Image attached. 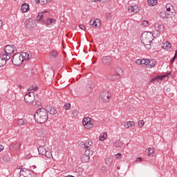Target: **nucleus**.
Segmentation results:
<instances>
[{
	"mask_svg": "<svg viewBox=\"0 0 177 177\" xmlns=\"http://www.w3.org/2000/svg\"><path fill=\"white\" fill-rule=\"evenodd\" d=\"M34 118L37 124H44L48 121V111L46 109L40 108L35 112Z\"/></svg>",
	"mask_w": 177,
	"mask_h": 177,
	"instance_id": "nucleus-1",
	"label": "nucleus"
},
{
	"mask_svg": "<svg viewBox=\"0 0 177 177\" xmlns=\"http://www.w3.org/2000/svg\"><path fill=\"white\" fill-rule=\"evenodd\" d=\"M28 54L27 53H18L12 57V63L14 66H21L24 60H28Z\"/></svg>",
	"mask_w": 177,
	"mask_h": 177,
	"instance_id": "nucleus-2",
	"label": "nucleus"
},
{
	"mask_svg": "<svg viewBox=\"0 0 177 177\" xmlns=\"http://www.w3.org/2000/svg\"><path fill=\"white\" fill-rule=\"evenodd\" d=\"M175 15H176V11L174 6L171 3H167L166 4V10L160 12V17L163 19V20H168L172 19Z\"/></svg>",
	"mask_w": 177,
	"mask_h": 177,
	"instance_id": "nucleus-3",
	"label": "nucleus"
},
{
	"mask_svg": "<svg viewBox=\"0 0 177 177\" xmlns=\"http://www.w3.org/2000/svg\"><path fill=\"white\" fill-rule=\"evenodd\" d=\"M142 45H145L146 49H150L151 41H153V34L150 32H144L140 37Z\"/></svg>",
	"mask_w": 177,
	"mask_h": 177,
	"instance_id": "nucleus-4",
	"label": "nucleus"
},
{
	"mask_svg": "<svg viewBox=\"0 0 177 177\" xmlns=\"http://www.w3.org/2000/svg\"><path fill=\"white\" fill-rule=\"evenodd\" d=\"M115 73H111L106 75L107 80L109 81H115V80H119L124 72L122 71V69L118 68L115 69Z\"/></svg>",
	"mask_w": 177,
	"mask_h": 177,
	"instance_id": "nucleus-5",
	"label": "nucleus"
},
{
	"mask_svg": "<svg viewBox=\"0 0 177 177\" xmlns=\"http://www.w3.org/2000/svg\"><path fill=\"white\" fill-rule=\"evenodd\" d=\"M12 53H15V46H12L10 45H7L4 51L1 53L7 59H10Z\"/></svg>",
	"mask_w": 177,
	"mask_h": 177,
	"instance_id": "nucleus-6",
	"label": "nucleus"
},
{
	"mask_svg": "<svg viewBox=\"0 0 177 177\" xmlns=\"http://www.w3.org/2000/svg\"><path fill=\"white\" fill-rule=\"evenodd\" d=\"M24 100L26 103H29L30 104H32V102L35 100V93L31 91L26 93L24 97Z\"/></svg>",
	"mask_w": 177,
	"mask_h": 177,
	"instance_id": "nucleus-7",
	"label": "nucleus"
},
{
	"mask_svg": "<svg viewBox=\"0 0 177 177\" xmlns=\"http://www.w3.org/2000/svg\"><path fill=\"white\" fill-rule=\"evenodd\" d=\"M100 62L103 66H111V63H113V58L109 55L103 56Z\"/></svg>",
	"mask_w": 177,
	"mask_h": 177,
	"instance_id": "nucleus-8",
	"label": "nucleus"
},
{
	"mask_svg": "<svg viewBox=\"0 0 177 177\" xmlns=\"http://www.w3.org/2000/svg\"><path fill=\"white\" fill-rule=\"evenodd\" d=\"M100 97L104 103H109V101L110 100V95H109L108 91H102Z\"/></svg>",
	"mask_w": 177,
	"mask_h": 177,
	"instance_id": "nucleus-9",
	"label": "nucleus"
},
{
	"mask_svg": "<svg viewBox=\"0 0 177 177\" xmlns=\"http://www.w3.org/2000/svg\"><path fill=\"white\" fill-rule=\"evenodd\" d=\"M129 13H138V12L140 11V7L139 6L135 4L133 6H130L128 9Z\"/></svg>",
	"mask_w": 177,
	"mask_h": 177,
	"instance_id": "nucleus-10",
	"label": "nucleus"
},
{
	"mask_svg": "<svg viewBox=\"0 0 177 177\" xmlns=\"http://www.w3.org/2000/svg\"><path fill=\"white\" fill-rule=\"evenodd\" d=\"M90 26H93L94 28H97V27H100L102 24L100 23V19H96L95 20L91 19L90 21Z\"/></svg>",
	"mask_w": 177,
	"mask_h": 177,
	"instance_id": "nucleus-11",
	"label": "nucleus"
},
{
	"mask_svg": "<svg viewBox=\"0 0 177 177\" xmlns=\"http://www.w3.org/2000/svg\"><path fill=\"white\" fill-rule=\"evenodd\" d=\"M8 60H10V59L6 58V56L1 53L0 55V67H3Z\"/></svg>",
	"mask_w": 177,
	"mask_h": 177,
	"instance_id": "nucleus-12",
	"label": "nucleus"
},
{
	"mask_svg": "<svg viewBox=\"0 0 177 177\" xmlns=\"http://www.w3.org/2000/svg\"><path fill=\"white\" fill-rule=\"evenodd\" d=\"M34 20H32V19H29L25 22V26L26 28H34Z\"/></svg>",
	"mask_w": 177,
	"mask_h": 177,
	"instance_id": "nucleus-13",
	"label": "nucleus"
},
{
	"mask_svg": "<svg viewBox=\"0 0 177 177\" xmlns=\"http://www.w3.org/2000/svg\"><path fill=\"white\" fill-rule=\"evenodd\" d=\"M44 13H48V10H44V12H39L37 17V21H41L42 23H45V20H44Z\"/></svg>",
	"mask_w": 177,
	"mask_h": 177,
	"instance_id": "nucleus-14",
	"label": "nucleus"
},
{
	"mask_svg": "<svg viewBox=\"0 0 177 177\" xmlns=\"http://www.w3.org/2000/svg\"><path fill=\"white\" fill-rule=\"evenodd\" d=\"M156 64H157V62L154 59H147V66L149 67V68H153V67H156Z\"/></svg>",
	"mask_w": 177,
	"mask_h": 177,
	"instance_id": "nucleus-15",
	"label": "nucleus"
},
{
	"mask_svg": "<svg viewBox=\"0 0 177 177\" xmlns=\"http://www.w3.org/2000/svg\"><path fill=\"white\" fill-rule=\"evenodd\" d=\"M155 30H156V31H158V32H162V31H164L165 28H164V25L162 24H155Z\"/></svg>",
	"mask_w": 177,
	"mask_h": 177,
	"instance_id": "nucleus-16",
	"label": "nucleus"
},
{
	"mask_svg": "<svg viewBox=\"0 0 177 177\" xmlns=\"http://www.w3.org/2000/svg\"><path fill=\"white\" fill-rule=\"evenodd\" d=\"M20 146L21 145L19 143H12L10 145V150H19V149H20Z\"/></svg>",
	"mask_w": 177,
	"mask_h": 177,
	"instance_id": "nucleus-17",
	"label": "nucleus"
},
{
	"mask_svg": "<svg viewBox=\"0 0 177 177\" xmlns=\"http://www.w3.org/2000/svg\"><path fill=\"white\" fill-rule=\"evenodd\" d=\"M21 9L24 13L27 12L28 10H30V6H28V3H24L22 4Z\"/></svg>",
	"mask_w": 177,
	"mask_h": 177,
	"instance_id": "nucleus-18",
	"label": "nucleus"
},
{
	"mask_svg": "<svg viewBox=\"0 0 177 177\" xmlns=\"http://www.w3.org/2000/svg\"><path fill=\"white\" fill-rule=\"evenodd\" d=\"M89 158H91V156L86 153H84L81 156V160L82 162H88V161H89Z\"/></svg>",
	"mask_w": 177,
	"mask_h": 177,
	"instance_id": "nucleus-19",
	"label": "nucleus"
},
{
	"mask_svg": "<svg viewBox=\"0 0 177 177\" xmlns=\"http://www.w3.org/2000/svg\"><path fill=\"white\" fill-rule=\"evenodd\" d=\"M37 150L39 151V154L40 156H44V154L46 153V149H45V147L41 146L39 148H37Z\"/></svg>",
	"mask_w": 177,
	"mask_h": 177,
	"instance_id": "nucleus-20",
	"label": "nucleus"
},
{
	"mask_svg": "<svg viewBox=\"0 0 177 177\" xmlns=\"http://www.w3.org/2000/svg\"><path fill=\"white\" fill-rule=\"evenodd\" d=\"M94 88H95V83L92 82L88 83L86 85V89L88 92H91L92 89H93Z\"/></svg>",
	"mask_w": 177,
	"mask_h": 177,
	"instance_id": "nucleus-21",
	"label": "nucleus"
},
{
	"mask_svg": "<svg viewBox=\"0 0 177 177\" xmlns=\"http://www.w3.org/2000/svg\"><path fill=\"white\" fill-rule=\"evenodd\" d=\"M93 145V142L91 141V140H87L84 142V149H87V150H89V148Z\"/></svg>",
	"mask_w": 177,
	"mask_h": 177,
	"instance_id": "nucleus-22",
	"label": "nucleus"
},
{
	"mask_svg": "<svg viewBox=\"0 0 177 177\" xmlns=\"http://www.w3.org/2000/svg\"><path fill=\"white\" fill-rule=\"evenodd\" d=\"M171 46H172L171 43H169V41H166L165 43L163 44L162 48L163 49H165L166 50H168L171 49Z\"/></svg>",
	"mask_w": 177,
	"mask_h": 177,
	"instance_id": "nucleus-23",
	"label": "nucleus"
},
{
	"mask_svg": "<svg viewBox=\"0 0 177 177\" xmlns=\"http://www.w3.org/2000/svg\"><path fill=\"white\" fill-rule=\"evenodd\" d=\"M56 23V20L53 19H48L46 20V26H52V24H55Z\"/></svg>",
	"mask_w": 177,
	"mask_h": 177,
	"instance_id": "nucleus-24",
	"label": "nucleus"
},
{
	"mask_svg": "<svg viewBox=\"0 0 177 177\" xmlns=\"http://www.w3.org/2000/svg\"><path fill=\"white\" fill-rule=\"evenodd\" d=\"M25 75L28 77H32V70L31 69H27L25 71Z\"/></svg>",
	"mask_w": 177,
	"mask_h": 177,
	"instance_id": "nucleus-25",
	"label": "nucleus"
},
{
	"mask_svg": "<svg viewBox=\"0 0 177 177\" xmlns=\"http://www.w3.org/2000/svg\"><path fill=\"white\" fill-rule=\"evenodd\" d=\"M112 163H113V159L111 158H106L105 159V164L108 165V167L111 166Z\"/></svg>",
	"mask_w": 177,
	"mask_h": 177,
	"instance_id": "nucleus-26",
	"label": "nucleus"
},
{
	"mask_svg": "<svg viewBox=\"0 0 177 177\" xmlns=\"http://www.w3.org/2000/svg\"><path fill=\"white\" fill-rule=\"evenodd\" d=\"M25 172L28 176L35 177V173L33 171L26 169Z\"/></svg>",
	"mask_w": 177,
	"mask_h": 177,
	"instance_id": "nucleus-27",
	"label": "nucleus"
},
{
	"mask_svg": "<svg viewBox=\"0 0 177 177\" xmlns=\"http://www.w3.org/2000/svg\"><path fill=\"white\" fill-rule=\"evenodd\" d=\"M114 146L115 147H118V148L122 147V142H121L120 140H117L114 142Z\"/></svg>",
	"mask_w": 177,
	"mask_h": 177,
	"instance_id": "nucleus-28",
	"label": "nucleus"
},
{
	"mask_svg": "<svg viewBox=\"0 0 177 177\" xmlns=\"http://www.w3.org/2000/svg\"><path fill=\"white\" fill-rule=\"evenodd\" d=\"M148 2V5H149V6H155V5H157V0H147Z\"/></svg>",
	"mask_w": 177,
	"mask_h": 177,
	"instance_id": "nucleus-29",
	"label": "nucleus"
},
{
	"mask_svg": "<svg viewBox=\"0 0 177 177\" xmlns=\"http://www.w3.org/2000/svg\"><path fill=\"white\" fill-rule=\"evenodd\" d=\"M45 157L47 158H49V160L53 158V156H52V152L50 151H46V153H44Z\"/></svg>",
	"mask_w": 177,
	"mask_h": 177,
	"instance_id": "nucleus-30",
	"label": "nucleus"
},
{
	"mask_svg": "<svg viewBox=\"0 0 177 177\" xmlns=\"http://www.w3.org/2000/svg\"><path fill=\"white\" fill-rule=\"evenodd\" d=\"M92 119L91 118H84L82 120V124L85 127Z\"/></svg>",
	"mask_w": 177,
	"mask_h": 177,
	"instance_id": "nucleus-31",
	"label": "nucleus"
},
{
	"mask_svg": "<svg viewBox=\"0 0 177 177\" xmlns=\"http://www.w3.org/2000/svg\"><path fill=\"white\" fill-rule=\"evenodd\" d=\"M86 129H91V128H93V124H92V119L91 121H89L86 126H84Z\"/></svg>",
	"mask_w": 177,
	"mask_h": 177,
	"instance_id": "nucleus-32",
	"label": "nucleus"
},
{
	"mask_svg": "<svg viewBox=\"0 0 177 177\" xmlns=\"http://www.w3.org/2000/svg\"><path fill=\"white\" fill-rule=\"evenodd\" d=\"M49 113L52 115H55V114L57 113V111L56 110V108H55V106H51Z\"/></svg>",
	"mask_w": 177,
	"mask_h": 177,
	"instance_id": "nucleus-33",
	"label": "nucleus"
},
{
	"mask_svg": "<svg viewBox=\"0 0 177 177\" xmlns=\"http://www.w3.org/2000/svg\"><path fill=\"white\" fill-rule=\"evenodd\" d=\"M19 177H31L27 174L24 170H21L19 173Z\"/></svg>",
	"mask_w": 177,
	"mask_h": 177,
	"instance_id": "nucleus-34",
	"label": "nucleus"
},
{
	"mask_svg": "<svg viewBox=\"0 0 177 177\" xmlns=\"http://www.w3.org/2000/svg\"><path fill=\"white\" fill-rule=\"evenodd\" d=\"M3 161H4V162H9V161H10V157L9 155L4 156L3 157Z\"/></svg>",
	"mask_w": 177,
	"mask_h": 177,
	"instance_id": "nucleus-35",
	"label": "nucleus"
},
{
	"mask_svg": "<svg viewBox=\"0 0 177 177\" xmlns=\"http://www.w3.org/2000/svg\"><path fill=\"white\" fill-rule=\"evenodd\" d=\"M75 171L77 172L79 175H82L83 170L82 167H77Z\"/></svg>",
	"mask_w": 177,
	"mask_h": 177,
	"instance_id": "nucleus-36",
	"label": "nucleus"
},
{
	"mask_svg": "<svg viewBox=\"0 0 177 177\" xmlns=\"http://www.w3.org/2000/svg\"><path fill=\"white\" fill-rule=\"evenodd\" d=\"M18 125L19 127H21V126L24 125V119H19L18 120Z\"/></svg>",
	"mask_w": 177,
	"mask_h": 177,
	"instance_id": "nucleus-37",
	"label": "nucleus"
},
{
	"mask_svg": "<svg viewBox=\"0 0 177 177\" xmlns=\"http://www.w3.org/2000/svg\"><path fill=\"white\" fill-rule=\"evenodd\" d=\"M59 55V53H57V52H55V51H53V53H51L50 54V56L51 57H57V55Z\"/></svg>",
	"mask_w": 177,
	"mask_h": 177,
	"instance_id": "nucleus-38",
	"label": "nucleus"
},
{
	"mask_svg": "<svg viewBox=\"0 0 177 177\" xmlns=\"http://www.w3.org/2000/svg\"><path fill=\"white\" fill-rule=\"evenodd\" d=\"M65 110H70L71 109V104L68 103L64 104Z\"/></svg>",
	"mask_w": 177,
	"mask_h": 177,
	"instance_id": "nucleus-39",
	"label": "nucleus"
},
{
	"mask_svg": "<svg viewBox=\"0 0 177 177\" xmlns=\"http://www.w3.org/2000/svg\"><path fill=\"white\" fill-rule=\"evenodd\" d=\"M129 127H135V122H127V128H129Z\"/></svg>",
	"mask_w": 177,
	"mask_h": 177,
	"instance_id": "nucleus-40",
	"label": "nucleus"
},
{
	"mask_svg": "<svg viewBox=\"0 0 177 177\" xmlns=\"http://www.w3.org/2000/svg\"><path fill=\"white\" fill-rule=\"evenodd\" d=\"M154 153V149L151 148L148 149V156H151V154Z\"/></svg>",
	"mask_w": 177,
	"mask_h": 177,
	"instance_id": "nucleus-41",
	"label": "nucleus"
},
{
	"mask_svg": "<svg viewBox=\"0 0 177 177\" xmlns=\"http://www.w3.org/2000/svg\"><path fill=\"white\" fill-rule=\"evenodd\" d=\"M79 146H80V147H82V149H85V142H82V141H79Z\"/></svg>",
	"mask_w": 177,
	"mask_h": 177,
	"instance_id": "nucleus-42",
	"label": "nucleus"
},
{
	"mask_svg": "<svg viewBox=\"0 0 177 177\" xmlns=\"http://www.w3.org/2000/svg\"><path fill=\"white\" fill-rule=\"evenodd\" d=\"M101 171L103 174H107V167H102L101 169Z\"/></svg>",
	"mask_w": 177,
	"mask_h": 177,
	"instance_id": "nucleus-43",
	"label": "nucleus"
},
{
	"mask_svg": "<svg viewBox=\"0 0 177 177\" xmlns=\"http://www.w3.org/2000/svg\"><path fill=\"white\" fill-rule=\"evenodd\" d=\"M78 113H79V112H78V111H77V110H75V111H73L72 112V114H73V115L74 117H77Z\"/></svg>",
	"mask_w": 177,
	"mask_h": 177,
	"instance_id": "nucleus-44",
	"label": "nucleus"
},
{
	"mask_svg": "<svg viewBox=\"0 0 177 177\" xmlns=\"http://www.w3.org/2000/svg\"><path fill=\"white\" fill-rule=\"evenodd\" d=\"M143 125H145V121L141 120L138 122V126L140 127V128H142V127H143Z\"/></svg>",
	"mask_w": 177,
	"mask_h": 177,
	"instance_id": "nucleus-45",
	"label": "nucleus"
},
{
	"mask_svg": "<svg viewBox=\"0 0 177 177\" xmlns=\"http://www.w3.org/2000/svg\"><path fill=\"white\" fill-rule=\"evenodd\" d=\"M48 2H49L48 0H40L41 5H46Z\"/></svg>",
	"mask_w": 177,
	"mask_h": 177,
	"instance_id": "nucleus-46",
	"label": "nucleus"
},
{
	"mask_svg": "<svg viewBox=\"0 0 177 177\" xmlns=\"http://www.w3.org/2000/svg\"><path fill=\"white\" fill-rule=\"evenodd\" d=\"M147 59H141V64H145V66H147Z\"/></svg>",
	"mask_w": 177,
	"mask_h": 177,
	"instance_id": "nucleus-47",
	"label": "nucleus"
},
{
	"mask_svg": "<svg viewBox=\"0 0 177 177\" xmlns=\"http://www.w3.org/2000/svg\"><path fill=\"white\" fill-rule=\"evenodd\" d=\"M156 81H162V76L161 75L156 76Z\"/></svg>",
	"mask_w": 177,
	"mask_h": 177,
	"instance_id": "nucleus-48",
	"label": "nucleus"
},
{
	"mask_svg": "<svg viewBox=\"0 0 177 177\" xmlns=\"http://www.w3.org/2000/svg\"><path fill=\"white\" fill-rule=\"evenodd\" d=\"M115 158L117 160H118V158H121V157H122V155L121 153H117L115 156Z\"/></svg>",
	"mask_w": 177,
	"mask_h": 177,
	"instance_id": "nucleus-49",
	"label": "nucleus"
},
{
	"mask_svg": "<svg viewBox=\"0 0 177 177\" xmlns=\"http://www.w3.org/2000/svg\"><path fill=\"white\" fill-rule=\"evenodd\" d=\"M142 26H145V27H147L149 26V21H144L142 23Z\"/></svg>",
	"mask_w": 177,
	"mask_h": 177,
	"instance_id": "nucleus-50",
	"label": "nucleus"
},
{
	"mask_svg": "<svg viewBox=\"0 0 177 177\" xmlns=\"http://www.w3.org/2000/svg\"><path fill=\"white\" fill-rule=\"evenodd\" d=\"M136 64L140 65L142 64V59H137L136 60Z\"/></svg>",
	"mask_w": 177,
	"mask_h": 177,
	"instance_id": "nucleus-51",
	"label": "nucleus"
},
{
	"mask_svg": "<svg viewBox=\"0 0 177 177\" xmlns=\"http://www.w3.org/2000/svg\"><path fill=\"white\" fill-rule=\"evenodd\" d=\"M79 27L81 30H85V26H84L83 24H80Z\"/></svg>",
	"mask_w": 177,
	"mask_h": 177,
	"instance_id": "nucleus-52",
	"label": "nucleus"
},
{
	"mask_svg": "<svg viewBox=\"0 0 177 177\" xmlns=\"http://www.w3.org/2000/svg\"><path fill=\"white\" fill-rule=\"evenodd\" d=\"M100 140H101V142H103V140H104V134L100 136Z\"/></svg>",
	"mask_w": 177,
	"mask_h": 177,
	"instance_id": "nucleus-53",
	"label": "nucleus"
},
{
	"mask_svg": "<svg viewBox=\"0 0 177 177\" xmlns=\"http://www.w3.org/2000/svg\"><path fill=\"white\" fill-rule=\"evenodd\" d=\"M31 157H32L31 154H28V155L26 156L25 158L26 160H28L29 158H31Z\"/></svg>",
	"mask_w": 177,
	"mask_h": 177,
	"instance_id": "nucleus-54",
	"label": "nucleus"
},
{
	"mask_svg": "<svg viewBox=\"0 0 177 177\" xmlns=\"http://www.w3.org/2000/svg\"><path fill=\"white\" fill-rule=\"evenodd\" d=\"M177 59V57H175L174 56V57L171 59V64H174V62H175V59Z\"/></svg>",
	"mask_w": 177,
	"mask_h": 177,
	"instance_id": "nucleus-55",
	"label": "nucleus"
},
{
	"mask_svg": "<svg viewBox=\"0 0 177 177\" xmlns=\"http://www.w3.org/2000/svg\"><path fill=\"white\" fill-rule=\"evenodd\" d=\"M136 161H137V162H141V161H142V158H136Z\"/></svg>",
	"mask_w": 177,
	"mask_h": 177,
	"instance_id": "nucleus-56",
	"label": "nucleus"
},
{
	"mask_svg": "<svg viewBox=\"0 0 177 177\" xmlns=\"http://www.w3.org/2000/svg\"><path fill=\"white\" fill-rule=\"evenodd\" d=\"M156 80H157V77H153L151 79V82H154Z\"/></svg>",
	"mask_w": 177,
	"mask_h": 177,
	"instance_id": "nucleus-57",
	"label": "nucleus"
},
{
	"mask_svg": "<svg viewBox=\"0 0 177 177\" xmlns=\"http://www.w3.org/2000/svg\"><path fill=\"white\" fill-rule=\"evenodd\" d=\"M28 91H34V86L30 87Z\"/></svg>",
	"mask_w": 177,
	"mask_h": 177,
	"instance_id": "nucleus-58",
	"label": "nucleus"
},
{
	"mask_svg": "<svg viewBox=\"0 0 177 177\" xmlns=\"http://www.w3.org/2000/svg\"><path fill=\"white\" fill-rule=\"evenodd\" d=\"M3 21L1 20H0V30L1 28H2V24H3Z\"/></svg>",
	"mask_w": 177,
	"mask_h": 177,
	"instance_id": "nucleus-59",
	"label": "nucleus"
},
{
	"mask_svg": "<svg viewBox=\"0 0 177 177\" xmlns=\"http://www.w3.org/2000/svg\"><path fill=\"white\" fill-rule=\"evenodd\" d=\"M33 91H38V86H35L34 88H33Z\"/></svg>",
	"mask_w": 177,
	"mask_h": 177,
	"instance_id": "nucleus-60",
	"label": "nucleus"
},
{
	"mask_svg": "<svg viewBox=\"0 0 177 177\" xmlns=\"http://www.w3.org/2000/svg\"><path fill=\"white\" fill-rule=\"evenodd\" d=\"M3 149V146L0 145V151H2Z\"/></svg>",
	"mask_w": 177,
	"mask_h": 177,
	"instance_id": "nucleus-61",
	"label": "nucleus"
},
{
	"mask_svg": "<svg viewBox=\"0 0 177 177\" xmlns=\"http://www.w3.org/2000/svg\"><path fill=\"white\" fill-rule=\"evenodd\" d=\"M37 3H41V0H35Z\"/></svg>",
	"mask_w": 177,
	"mask_h": 177,
	"instance_id": "nucleus-62",
	"label": "nucleus"
},
{
	"mask_svg": "<svg viewBox=\"0 0 177 177\" xmlns=\"http://www.w3.org/2000/svg\"><path fill=\"white\" fill-rule=\"evenodd\" d=\"M174 57H177V50H176V52H175Z\"/></svg>",
	"mask_w": 177,
	"mask_h": 177,
	"instance_id": "nucleus-63",
	"label": "nucleus"
},
{
	"mask_svg": "<svg viewBox=\"0 0 177 177\" xmlns=\"http://www.w3.org/2000/svg\"><path fill=\"white\" fill-rule=\"evenodd\" d=\"M65 177H75V176H71V175H68V176H65Z\"/></svg>",
	"mask_w": 177,
	"mask_h": 177,
	"instance_id": "nucleus-64",
	"label": "nucleus"
}]
</instances>
